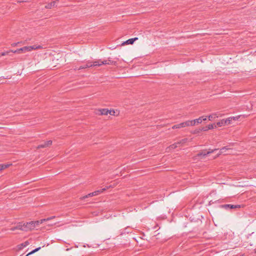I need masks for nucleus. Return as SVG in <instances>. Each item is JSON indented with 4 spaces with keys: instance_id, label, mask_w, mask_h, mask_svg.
Segmentation results:
<instances>
[{
    "instance_id": "obj_1",
    "label": "nucleus",
    "mask_w": 256,
    "mask_h": 256,
    "mask_svg": "<svg viewBox=\"0 0 256 256\" xmlns=\"http://www.w3.org/2000/svg\"><path fill=\"white\" fill-rule=\"evenodd\" d=\"M206 120L207 116H202L196 120H187L178 124L174 125L172 126V128H182L188 126H196L200 124H201L202 121Z\"/></svg>"
},
{
    "instance_id": "obj_2",
    "label": "nucleus",
    "mask_w": 256,
    "mask_h": 256,
    "mask_svg": "<svg viewBox=\"0 0 256 256\" xmlns=\"http://www.w3.org/2000/svg\"><path fill=\"white\" fill-rule=\"evenodd\" d=\"M54 218L55 216H51L47 218L42 219L40 220H36L35 222L31 221L30 222H26L25 224V226L26 228V231L34 229L36 226H38L40 224H42L43 222L46 221H49Z\"/></svg>"
},
{
    "instance_id": "obj_3",
    "label": "nucleus",
    "mask_w": 256,
    "mask_h": 256,
    "mask_svg": "<svg viewBox=\"0 0 256 256\" xmlns=\"http://www.w3.org/2000/svg\"><path fill=\"white\" fill-rule=\"evenodd\" d=\"M116 63V62L112 60L110 58H108V60H99L96 61L94 62L93 64L94 66H100L102 64H115Z\"/></svg>"
},
{
    "instance_id": "obj_4",
    "label": "nucleus",
    "mask_w": 256,
    "mask_h": 256,
    "mask_svg": "<svg viewBox=\"0 0 256 256\" xmlns=\"http://www.w3.org/2000/svg\"><path fill=\"white\" fill-rule=\"evenodd\" d=\"M42 48L40 46H36L35 45L32 46H26L23 48H20V50H22V52H30L32 50L36 49H40Z\"/></svg>"
},
{
    "instance_id": "obj_5",
    "label": "nucleus",
    "mask_w": 256,
    "mask_h": 256,
    "mask_svg": "<svg viewBox=\"0 0 256 256\" xmlns=\"http://www.w3.org/2000/svg\"><path fill=\"white\" fill-rule=\"evenodd\" d=\"M226 126V123L224 122V119H222L220 120V122L216 123H214L213 124H208L206 128H214V127L216 128V126L221 127Z\"/></svg>"
},
{
    "instance_id": "obj_6",
    "label": "nucleus",
    "mask_w": 256,
    "mask_h": 256,
    "mask_svg": "<svg viewBox=\"0 0 256 256\" xmlns=\"http://www.w3.org/2000/svg\"><path fill=\"white\" fill-rule=\"evenodd\" d=\"M220 208H224L226 210H228V209H233V208H240V206L238 204H222L220 205Z\"/></svg>"
},
{
    "instance_id": "obj_7",
    "label": "nucleus",
    "mask_w": 256,
    "mask_h": 256,
    "mask_svg": "<svg viewBox=\"0 0 256 256\" xmlns=\"http://www.w3.org/2000/svg\"><path fill=\"white\" fill-rule=\"evenodd\" d=\"M110 112L107 108L98 109L96 112V114L100 116H108Z\"/></svg>"
},
{
    "instance_id": "obj_8",
    "label": "nucleus",
    "mask_w": 256,
    "mask_h": 256,
    "mask_svg": "<svg viewBox=\"0 0 256 256\" xmlns=\"http://www.w3.org/2000/svg\"><path fill=\"white\" fill-rule=\"evenodd\" d=\"M218 150L217 148H214V150H209L208 151L206 152V150H202V152H200L198 154L197 156H206V155L212 153Z\"/></svg>"
},
{
    "instance_id": "obj_9",
    "label": "nucleus",
    "mask_w": 256,
    "mask_h": 256,
    "mask_svg": "<svg viewBox=\"0 0 256 256\" xmlns=\"http://www.w3.org/2000/svg\"><path fill=\"white\" fill-rule=\"evenodd\" d=\"M187 141L186 138H184L180 142H176L172 145H170L169 147L170 149H174L178 146V145H180V144H184Z\"/></svg>"
},
{
    "instance_id": "obj_10",
    "label": "nucleus",
    "mask_w": 256,
    "mask_h": 256,
    "mask_svg": "<svg viewBox=\"0 0 256 256\" xmlns=\"http://www.w3.org/2000/svg\"><path fill=\"white\" fill-rule=\"evenodd\" d=\"M240 118V116H231L230 118H228L226 119H224V122L226 123V125L228 126L231 124V122L233 120L236 121V120H238V118Z\"/></svg>"
},
{
    "instance_id": "obj_11",
    "label": "nucleus",
    "mask_w": 256,
    "mask_h": 256,
    "mask_svg": "<svg viewBox=\"0 0 256 256\" xmlns=\"http://www.w3.org/2000/svg\"><path fill=\"white\" fill-rule=\"evenodd\" d=\"M58 0H56L55 1H53L50 3L46 5L45 8H46L50 9L53 8L57 6V3Z\"/></svg>"
},
{
    "instance_id": "obj_12",
    "label": "nucleus",
    "mask_w": 256,
    "mask_h": 256,
    "mask_svg": "<svg viewBox=\"0 0 256 256\" xmlns=\"http://www.w3.org/2000/svg\"><path fill=\"white\" fill-rule=\"evenodd\" d=\"M52 144L51 140L44 142V144H40L38 146L37 148H44L50 146Z\"/></svg>"
},
{
    "instance_id": "obj_13",
    "label": "nucleus",
    "mask_w": 256,
    "mask_h": 256,
    "mask_svg": "<svg viewBox=\"0 0 256 256\" xmlns=\"http://www.w3.org/2000/svg\"><path fill=\"white\" fill-rule=\"evenodd\" d=\"M93 63H94V62H88L86 63L81 62V69L86 68H90L92 66H94L93 64Z\"/></svg>"
},
{
    "instance_id": "obj_14",
    "label": "nucleus",
    "mask_w": 256,
    "mask_h": 256,
    "mask_svg": "<svg viewBox=\"0 0 256 256\" xmlns=\"http://www.w3.org/2000/svg\"><path fill=\"white\" fill-rule=\"evenodd\" d=\"M138 40V38H130L128 39V40H126V42H124L122 44L124 45L125 44H134V42L136 40Z\"/></svg>"
},
{
    "instance_id": "obj_15",
    "label": "nucleus",
    "mask_w": 256,
    "mask_h": 256,
    "mask_svg": "<svg viewBox=\"0 0 256 256\" xmlns=\"http://www.w3.org/2000/svg\"><path fill=\"white\" fill-rule=\"evenodd\" d=\"M16 228L17 230H20L24 231H26V228L25 226V224H18L16 226Z\"/></svg>"
},
{
    "instance_id": "obj_16",
    "label": "nucleus",
    "mask_w": 256,
    "mask_h": 256,
    "mask_svg": "<svg viewBox=\"0 0 256 256\" xmlns=\"http://www.w3.org/2000/svg\"><path fill=\"white\" fill-rule=\"evenodd\" d=\"M208 118L209 120H212L216 118H218V116H217L216 114H212L208 116Z\"/></svg>"
},
{
    "instance_id": "obj_17",
    "label": "nucleus",
    "mask_w": 256,
    "mask_h": 256,
    "mask_svg": "<svg viewBox=\"0 0 256 256\" xmlns=\"http://www.w3.org/2000/svg\"><path fill=\"white\" fill-rule=\"evenodd\" d=\"M106 188H104L96 190L95 192H94V194L95 196H97V195L100 194V193L106 190Z\"/></svg>"
},
{
    "instance_id": "obj_18",
    "label": "nucleus",
    "mask_w": 256,
    "mask_h": 256,
    "mask_svg": "<svg viewBox=\"0 0 256 256\" xmlns=\"http://www.w3.org/2000/svg\"><path fill=\"white\" fill-rule=\"evenodd\" d=\"M94 196L95 195L94 194V192H90V193L88 194V195L84 196H82V198H81V200H84L86 198H87L88 197H91V196Z\"/></svg>"
},
{
    "instance_id": "obj_19",
    "label": "nucleus",
    "mask_w": 256,
    "mask_h": 256,
    "mask_svg": "<svg viewBox=\"0 0 256 256\" xmlns=\"http://www.w3.org/2000/svg\"><path fill=\"white\" fill-rule=\"evenodd\" d=\"M230 148H228V146H224L220 150V153L218 154L224 153L226 152V150H230Z\"/></svg>"
},
{
    "instance_id": "obj_20",
    "label": "nucleus",
    "mask_w": 256,
    "mask_h": 256,
    "mask_svg": "<svg viewBox=\"0 0 256 256\" xmlns=\"http://www.w3.org/2000/svg\"><path fill=\"white\" fill-rule=\"evenodd\" d=\"M30 244L29 242L28 241H26L24 242L21 244L20 248L21 249L23 248L26 247L27 246H28Z\"/></svg>"
},
{
    "instance_id": "obj_21",
    "label": "nucleus",
    "mask_w": 256,
    "mask_h": 256,
    "mask_svg": "<svg viewBox=\"0 0 256 256\" xmlns=\"http://www.w3.org/2000/svg\"><path fill=\"white\" fill-rule=\"evenodd\" d=\"M40 249V247H38V248L34 250L32 252H30L28 254H26V256H29L30 254H33L34 252H38V250H39Z\"/></svg>"
},
{
    "instance_id": "obj_22",
    "label": "nucleus",
    "mask_w": 256,
    "mask_h": 256,
    "mask_svg": "<svg viewBox=\"0 0 256 256\" xmlns=\"http://www.w3.org/2000/svg\"><path fill=\"white\" fill-rule=\"evenodd\" d=\"M2 170H4L8 168L11 165V164H2Z\"/></svg>"
},
{
    "instance_id": "obj_23",
    "label": "nucleus",
    "mask_w": 256,
    "mask_h": 256,
    "mask_svg": "<svg viewBox=\"0 0 256 256\" xmlns=\"http://www.w3.org/2000/svg\"><path fill=\"white\" fill-rule=\"evenodd\" d=\"M10 52H14V53H20L22 52V50H20V48L16 50H10Z\"/></svg>"
},
{
    "instance_id": "obj_24",
    "label": "nucleus",
    "mask_w": 256,
    "mask_h": 256,
    "mask_svg": "<svg viewBox=\"0 0 256 256\" xmlns=\"http://www.w3.org/2000/svg\"><path fill=\"white\" fill-rule=\"evenodd\" d=\"M109 112H110L108 113V114L110 116H114L115 114V112L114 110H109Z\"/></svg>"
},
{
    "instance_id": "obj_25",
    "label": "nucleus",
    "mask_w": 256,
    "mask_h": 256,
    "mask_svg": "<svg viewBox=\"0 0 256 256\" xmlns=\"http://www.w3.org/2000/svg\"><path fill=\"white\" fill-rule=\"evenodd\" d=\"M10 52V51L6 52H2L1 54H0V56H6V55L7 54H8Z\"/></svg>"
},
{
    "instance_id": "obj_26",
    "label": "nucleus",
    "mask_w": 256,
    "mask_h": 256,
    "mask_svg": "<svg viewBox=\"0 0 256 256\" xmlns=\"http://www.w3.org/2000/svg\"><path fill=\"white\" fill-rule=\"evenodd\" d=\"M20 42H18V43H13L12 46H16L18 44H19Z\"/></svg>"
},
{
    "instance_id": "obj_27",
    "label": "nucleus",
    "mask_w": 256,
    "mask_h": 256,
    "mask_svg": "<svg viewBox=\"0 0 256 256\" xmlns=\"http://www.w3.org/2000/svg\"><path fill=\"white\" fill-rule=\"evenodd\" d=\"M17 230L16 228V226L10 228V230H12V231H14V230Z\"/></svg>"
},
{
    "instance_id": "obj_28",
    "label": "nucleus",
    "mask_w": 256,
    "mask_h": 256,
    "mask_svg": "<svg viewBox=\"0 0 256 256\" xmlns=\"http://www.w3.org/2000/svg\"><path fill=\"white\" fill-rule=\"evenodd\" d=\"M56 222H54V223H50V224H48V225L52 226L54 224H56Z\"/></svg>"
},
{
    "instance_id": "obj_29",
    "label": "nucleus",
    "mask_w": 256,
    "mask_h": 256,
    "mask_svg": "<svg viewBox=\"0 0 256 256\" xmlns=\"http://www.w3.org/2000/svg\"><path fill=\"white\" fill-rule=\"evenodd\" d=\"M198 132H199V131H198V130H194V132H192L193 134H196V133H198Z\"/></svg>"
},
{
    "instance_id": "obj_30",
    "label": "nucleus",
    "mask_w": 256,
    "mask_h": 256,
    "mask_svg": "<svg viewBox=\"0 0 256 256\" xmlns=\"http://www.w3.org/2000/svg\"><path fill=\"white\" fill-rule=\"evenodd\" d=\"M2 166V164H0V171L3 170Z\"/></svg>"
},
{
    "instance_id": "obj_31",
    "label": "nucleus",
    "mask_w": 256,
    "mask_h": 256,
    "mask_svg": "<svg viewBox=\"0 0 256 256\" xmlns=\"http://www.w3.org/2000/svg\"><path fill=\"white\" fill-rule=\"evenodd\" d=\"M213 203H214V202H213L212 200H210V204H213Z\"/></svg>"
},
{
    "instance_id": "obj_32",
    "label": "nucleus",
    "mask_w": 256,
    "mask_h": 256,
    "mask_svg": "<svg viewBox=\"0 0 256 256\" xmlns=\"http://www.w3.org/2000/svg\"><path fill=\"white\" fill-rule=\"evenodd\" d=\"M24 2V1H18V2Z\"/></svg>"
},
{
    "instance_id": "obj_33",
    "label": "nucleus",
    "mask_w": 256,
    "mask_h": 256,
    "mask_svg": "<svg viewBox=\"0 0 256 256\" xmlns=\"http://www.w3.org/2000/svg\"><path fill=\"white\" fill-rule=\"evenodd\" d=\"M204 131H206L208 129H204Z\"/></svg>"
},
{
    "instance_id": "obj_34",
    "label": "nucleus",
    "mask_w": 256,
    "mask_h": 256,
    "mask_svg": "<svg viewBox=\"0 0 256 256\" xmlns=\"http://www.w3.org/2000/svg\"><path fill=\"white\" fill-rule=\"evenodd\" d=\"M254 252L256 254V249L254 250Z\"/></svg>"
},
{
    "instance_id": "obj_35",
    "label": "nucleus",
    "mask_w": 256,
    "mask_h": 256,
    "mask_svg": "<svg viewBox=\"0 0 256 256\" xmlns=\"http://www.w3.org/2000/svg\"><path fill=\"white\" fill-rule=\"evenodd\" d=\"M0 128H4V127H0Z\"/></svg>"
}]
</instances>
